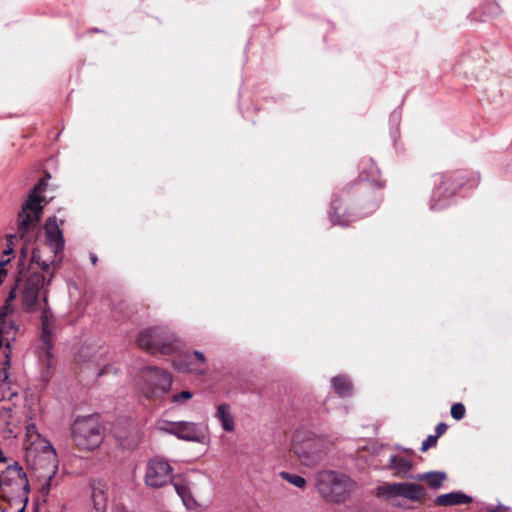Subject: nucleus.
Segmentation results:
<instances>
[{
  "label": "nucleus",
  "mask_w": 512,
  "mask_h": 512,
  "mask_svg": "<svg viewBox=\"0 0 512 512\" xmlns=\"http://www.w3.org/2000/svg\"><path fill=\"white\" fill-rule=\"evenodd\" d=\"M173 468L162 458L148 461L145 473V483L152 488H160L171 482L187 508H192L196 502L186 481L181 477H172Z\"/></svg>",
  "instance_id": "f257e3e1"
},
{
  "label": "nucleus",
  "mask_w": 512,
  "mask_h": 512,
  "mask_svg": "<svg viewBox=\"0 0 512 512\" xmlns=\"http://www.w3.org/2000/svg\"><path fill=\"white\" fill-rule=\"evenodd\" d=\"M30 483L26 472L15 462L8 465L0 474V499L12 504L27 505L30 493Z\"/></svg>",
  "instance_id": "f03ea898"
},
{
  "label": "nucleus",
  "mask_w": 512,
  "mask_h": 512,
  "mask_svg": "<svg viewBox=\"0 0 512 512\" xmlns=\"http://www.w3.org/2000/svg\"><path fill=\"white\" fill-rule=\"evenodd\" d=\"M50 178L51 175L45 172L44 176L30 191L22 210L18 214V232L22 239L26 238L28 232L37 229L43 210L41 203L45 201L41 194L47 189Z\"/></svg>",
  "instance_id": "7ed1b4c3"
},
{
  "label": "nucleus",
  "mask_w": 512,
  "mask_h": 512,
  "mask_svg": "<svg viewBox=\"0 0 512 512\" xmlns=\"http://www.w3.org/2000/svg\"><path fill=\"white\" fill-rule=\"evenodd\" d=\"M315 486L325 501L329 503H342L352 491L354 482L343 473L324 470L315 475Z\"/></svg>",
  "instance_id": "20e7f679"
},
{
  "label": "nucleus",
  "mask_w": 512,
  "mask_h": 512,
  "mask_svg": "<svg viewBox=\"0 0 512 512\" xmlns=\"http://www.w3.org/2000/svg\"><path fill=\"white\" fill-rule=\"evenodd\" d=\"M138 346L152 355H170L179 349L175 334L164 326L150 327L142 330L137 337Z\"/></svg>",
  "instance_id": "39448f33"
},
{
  "label": "nucleus",
  "mask_w": 512,
  "mask_h": 512,
  "mask_svg": "<svg viewBox=\"0 0 512 512\" xmlns=\"http://www.w3.org/2000/svg\"><path fill=\"white\" fill-rule=\"evenodd\" d=\"M71 436L75 446L82 451H93L103 441V431L97 417H78L72 424Z\"/></svg>",
  "instance_id": "423d86ee"
},
{
  "label": "nucleus",
  "mask_w": 512,
  "mask_h": 512,
  "mask_svg": "<svg viewBox=\"0 0 512 512\" xmlns=\"http://www.w3.org/2000/svg\"><path fill=\"white\" fill-rule=\"evenodd\" d=\"M468 181L467 174L463 170H456L436 175L435 189L430 200L432 210L441 209L446 201L452 198Z\"/></svg>",
  "instance_id": "0eeeda50"
},
{
  "label": "nucleus",
  "mask_w": 512,
  "mask_h": 512,
  "mask_svg": "<svg viewBox=\"0 0 512 512\" xmlns=\"http://www.w3.org/2000/svg\"><path fill=\"white\" fill-rule=\"evenodd\" d=\"M291 450L299 461L308 467L319 463L324 456L323 441L312 434L302 431H297L294 434Z\"/></svg>",
  "instance_id": "6e6552de"
},
{
  "label": "nucleus",
  "mask_w": 512,
  "mask_h": 512,
  "mask_svg": "<svg viewBox=\"0 0 512 512\" xmlns=\"http://www.w3.org/2000/svg\"><path fill=\"white\" fill-rule=\"evenodd\" d=\"M143 384L142 394L150 400H156L169 392L172 385V376L164 369L148 366L141 370Z\"/></svg>",
  "instance_id": "1a4fd4ad"
},
{
  "label": "nucleus",
  "mask_w": 512,
  "mask_h": 512,
  "mask_svg": "<svg viewBox=\"0 0 512 512\" xmlns=\"http://www.w3.org/2000/svg\"><path fill=\"white\" fill-rule=\"evenodd\" d=\"M356 194L358 193L353 189V185H348L332 200L329 218L333 225L348 226L354 221L355 214L351 204Z\"/></svg>",
  "instance_id": "9d476101"
},
{
  "label": "nucleus",
  "mask_w": 512,
  "mask_h": 512,
  "mask_svg": "<svg viewBox=\"0 0 512 512\" xmlns=\"http://www.w3.org/2000/svg\"><path fill=\"white\" fill-rule=\"evenodd\" d=\"M378 494L389 499L393 505H400V496L412 501H421L426 497L424 487L415 483L385 484L378 487Z\"/></svg>",
  "instance_id": "9b49d317"
},
{
  "label": "nucleus",
  "mask_w": 512,
  "mask_h": 512,
  "mask_svg": "<svg viewBox=\"0 0 512 512\" xmlns=\"http://www.w3.org/2000/svg\"><path fill=\"white\" fill-rule=\"evenodd\" d=\"M159 429L185 441L204 443L207 438V427L194 422H167Z\"/></svg>",
  "instance_id": "f8f14e48"
},
{
  "label": "nucleus",
  "mask_w": 512,
  "mask_h": 512,
  "mask_svg": "<svg viewBox=\"0 0 512 512\" xmlns=\"http://www.w3.org/2000/svg\"><path fill=\"white\" fill-rule=\"evenodd\" d=\"M359 169V181L352 184L355 192H366L371 186L377 189L385 187L381 172L371 158L363 159L359 164Z\"/></svg>",
  "instance_id": "ddd939ff"
},
{
  "label": "nucleus",
  "mask_w": 512,
  "mask_h": 512,
  "mask_svg": "<svg viewBox=\"0 0 512 512\" xmlns=\"http://www.w3.org/2000/svg\"><path fill=\"white\" fill-rule=\"evenodd\" d=\"M45 281L46 278L41 273L32 272L28 275L21 292V301L25 311L34 312L37 309L39 292L45 285Z\"/></svg>",
  "instance_id": "4468645a"
},
{
  "label": "nucleus",
  "mask_w": 512,
  "mask_h": 512,
  "mask_svg": "<svg viewBox=\"0 0 512 512\" xmlns=\"http://www.w3.org/2000/svg\"><path fill=\"white\" fill-rule=\"evenodd\" d=\"M19 326L12 320L2 321V326L0 327V347L5 346V362L4 367L0 373V378L3 382L8 380V372L7 370L10 368V352L12 349V342L15 340L16 335L18 333Z\"/></svg>",
  "instance_id": "2eb2a0df"
},
{
  "label": "nucleus",
  "mask_w": 512,
  "mask_h": 512,
  "mask_svg": "<svg viewBox=\"0 0 512 512\" xmlns=\"http://www.w3.org/2000/svg\"><path fill=\"white\" fill-rule=\"evenodd\" d=\"M53 320L49 316L48 311L43 310L41 314V335L40 340L42 342V355L41 359L49 369L52 365L53 357Z\"/></svg>",
  "instance_id": "dca6fc26"
},
{
  "label": "nucleus",
  "mask_w": 512,
  "mask_h": 512,
  "mask_svg": "<svg viewBox=\"0 0 512 512\" xmlns=\"http://www.w3.org/2000/svg\"><path fill=\"white\" fill-rule=\"evenodd\" d=\"M206 362L205 356L199 351H194L193 354H183L174 362L175 368L179 371L196 372L205 374L206 369L204 364Z\"/></svg>",
  "instance_id": "f3484780"
},
{
  "label": "nucleus",
  "mask_w": 512,
  "mask_h": 512,
  "mask_svg": "<svg viewBox=\"0 0 512 512\" xmlns=\"http://www.w3.org/2000/svg\"><path fill=\"white\" fill-rule=\"evenodd\" d=\"M45 234L48 245L55 256L64 249V238L56 217H49L45 224Z\"/></svg>",
  "instance_id": "a211bd4d"
},
{
  "label": "nucleus",
  "mask_w": 512,
  "mask_h": 512,
  "mask_svg": "<svg viewBox=\"0 0 512 512\" xmlns=\"http://www.w3.org/2000/svg\"><path fill=\"white\" fill-rule=\"evenodd\" d=\"M473 501L472 497L461 491H454L439 495L435 498L434 504L439 507L455 506L469 504Z\"/></svg>",
  "instance_id": "6ab92c4d"
},
{
  "label": "nucleus",
  "mask_w": 512,
  "mask_h": 512,
  "mask_svg": "<svg viewBox=\"0 0 512 512\" xmlns=\"http://www.w3.org/2000/svg\"><path fill=\"white\" fill-rule=\"evenodd\" d=\"M388 468L395 476L405 478L412 469V463L405 457L395 455L390 458Z\"/></svg>",
  "instance_id": "aec40b11"
},
{
  "label": "nucleus",
  "mask_w": 512,
  "mask_h": 512,
  "mask_svg": "<svg viewBox=\"0 0 512 512\" xmlns=\"http://www.w3.org/2000/svg\"><path fill=\"white\" fill-rule=\"evenodd\" d=\"M35 230L36 229L28 232L26 238L23 239L24 245L21 249V257L22 258H26V256H27L28 243L33 241ZM18 237L22 240L18 231H17V234H9L6 236L8 243H7V248L3 251V257L13 254V252H14L13 246H14L15 242L17 241Z\"/></svg>",
  "instance_id": "412c9836"
},
{
  "label": "nucleus",
  "mask_w": 512,
  "mask_h": 512,
  "mask_svg": "<svg viewBox=\"0 0 512 512\" xmlns=\"http://www.w3.org/2000/svg\"><path fill=\"white\" fill-rule=\"evenodd\" d=\"M216 418L221 422L222 428L226 432L234 431V417L231 414L228 404H220L217 407Z\"/></svg>",
  "instance_id": "4be33fe9"
},
{
  "label": "nucleus",
  "mask_w": 512,
  "mask_h": 512,
  "mask_svg": "<svg viewBox=\"0 0 512 512\" xmlns=\"http://www.w3.org/2000/svg\"><path fill=\"white\" fill-rule=\"evenodd\" d=\"M49 449H50V457H51V467L48 471V475L46 477V481L45 483L42 485V488H41V492L46 495L50 492L51 490V487H52V482L54 480V477L57 473V470H58V461H57V458H56V453H55V450L52 448V446H49Z\"/></svg>",
  "instance_id": "5701e85b"
},
{
  "label": "nucleus",
  "mask_w": 512,
  "mask_h": 512,
  "mask_svg": "<svg viewBox=\"0 0 512 512\" xmlns=\"http://www.w3.org/2000/svg\"><path fill=\"white\" fill-rule=\"evenodd\" d=\"M416 479L426 481L430 488L438 489L446 480V474L444 472L435 471L419 475Z\"/></svg>",
  "instance_id": "b1692460"
},
{
  "label": "nucleus",
  "mask_w": 512,
  "mask_h": 512,
  "mask_svg": "<svg viewBox=\"0 0 512 512\" xmlns=\"http://www.w3.org/2000/svg\"><path fill=\"white\" fill-rule=\"evenodd\" d=\"M332 384L335 392L342 397L350 395L352 391V383L350 379L345 376H337L333 378Z\"/></svg>",
  "instance_id": "393cba45"
},
{
  "label": "nucleus",
  "mask_w": 512,
  "mask_h": 512,
  "mask_svg": "<svg viewBox=\"0 0 512 512\" xmlns=\"http://www.w3.org/2000/svg\"><path fill=\"white\" fill-rule=\"evenodd\" d=\"M16 297V287H14L9 292V295L6 298L4 305L0 308V327L2 326V321H6L8 315H10L13 312V302L16 299Z\"/></svg>",
  "instance_id": "a878e982"
},
{
  "label": "nucleus",
  "mask_w": 512,
  "mask_h": 512,
  "mask_svg": "<svg viewBox=\"0 0 512 512\" xmlns=\"http://www.w3.org/2000/svg\"><path fill=\"white\" fill-rule=\"evenodd\" d=\"M13 427L14 421L12 408H2L0 410V428L7 431L8 433H12Z\"/></svg>",
  "instance_id": "bb28decb"
},
{
  "label": "nucleus",
  "mask_w": 512,
  "mask_h": 512,
  "mask_svg": "<svg viewBox=\"0 0 512 512\" xmlns=\"http://www.w3.org/2000/svg\"><path fill=\"white\" fill-rule=\"evenodd\" d=\"M280 476L284 480H286L287 482H289L290 484H292L298 488H305V486L307 484L305 478H303L302 476L297 475V474L282 471V472H280Z\"/></svg>",
  "instance_id": "cd10ccee"
},
{
  "label": "nucleus",
  "mask_w": 512,
  "mask_h": 512,
  "mask_svg": "<svg viewBox=\"0 0 512 512\" xmlns=\"http://www.w3.org/2000/svg\"><path fill=\"white\" fill-rule=\"evenodd\" d=\"M115 313L117 314V320H124L130 318L135 311L127 303L121 302L115 307Z\"/></svg>",
  "instance_id": "c85d7f7f"
},
{
  "label": "nucleus",
  "mask_w": 512,
  "mask_h": 512,
  "mask_svg": "<svg viewBox=\"0 0 512 512\" xmlns=\"http://www.w3.org/2000/svg\"><path fill=\"white\" fill-rule=\"evenodd\" d=\"M451 416L455 420H461L464 418L466 409L462 403H454L450 410Z\"/></svg>",
  "instance_id": "c756f323"
},
{
  "label": "nucleus",
  "mask_w": 512,
  "mask_h": 512,
  "mask_svg": "<svg viewBox=\"0 0 512 512\" xmlns=\"http://www.w3.org/2000/svg\"><path fill=\"white\" fill-rule=\"evenodd\" d=\"M31 262L38 264L43 271L48 272L50 264L41 260L40 252L36 248L32 249Z\"/></svg>",
  "instance_id": "7c9ffc66"
},
{
  "label": "nucleus",
  "mask_w": 512,
  "mask_h": 512,
  "mask_svg": "<svg viewBox=\"0 0 512 512\" xmlns=\"http://www.w3.org/2000/svg\"><path fill=\"white\" fill-rule=\"evenodd\" d=\"M92 498H93L94 506L97 511H102L105 509V507H106L105 498H104V494L102 491L94 490Z\"/></svg>",
  "instance_id": "2f4dec72"
},
{
  "label": "nucleus",
  "mask_w": 512,
  "mask_h": 512,
  "mask_svg": "<svg viewBox=\"0 0 512 512\" xmlns=\"http://www.w3.org/2000/svg\"><path fill=\"white\" fill-rule=\"evenodd\" d=\"M192 398V393L190 391H182L180 393H177V394H174L172 396V402L173 403H176V404H183L185 403L187 400L191 399Z\"/></svg>",
  "instance_id": "473e14b6"
},
{
  "label": "nucleus",
  "mask_w": 512,
  "mask_h": 512,
  "mask_svg": "<svg viewBox=\"0 0 512 512\" xmlns=\"http://www.w3.org/2000/svg\"><path fill=\"white\" fill-rule=\"evenodd\" d=\"M438 438L435 435H429L422 443L421 451L426 452L428 449L437 445Z\"/></svg>",
  "instance_id": "72a5a7b5"
},
{
  "label": "nucleus",
  "mask_w": 512,
  "mask_h": 512,
  "mask_svg": "<svg viewBox=\"0 0 512 512\" xmlns=\"http://www.w3.org/2000/svg\"><path fill=\"white\" fill-rule=\"evenodd\" d=\"M26 436L32 440L34 437L38 439L40 434L37 431L36 425L34 423H30L26 426Z\"/></svg>",
  "instance_id": "f704fd0d"
},
{
  "label": "nucleus",
  "mask_w": 512,
  "mask_h": 512,
  "mask_svg": "<svg viewBox=\"0 0 512 512\" xmlns=\"http://www.w3.org/2000/svg\"><path fill=\"white\" fill-rule=\"evenodd\" d=\"M448 429V425L444 422L439 423L435 428V436L437 438L441 437Z\"/></svg>",
  "instance_id": "c9c22d12"
},
{
  "label": "nucleus",
  "mask_w": 512,
  "mask_h": 512,
  "mask_svg": "<svg viewBox=\"0 0 512 512\" xmlns=\"http://www.w3.org/2000/svg\"><path fill=\"white\" fill-rule=\"evenodd\" d=\"M381 201H382L381 197H376L371 204L372 210H376L380 206Z\"/></svg>",
  "instance_id": "e433bc0d"
},
{
  "label": "nucleus",
  "mask_w": 512,
  "mask_h": 512,
  "mask_svg": "<svg viewBox=\"0 0 512 512\" xmlns=\"http://www.w3.org/2000/svg\"><path fill=\"white\" fill-rule=\"evenodd\" d=\"M9 263H10V258H7V259L2 258V259L0 260V268H3V269H4V267H5L6 265H8Z\"/></svg>",
  "instance_id": "4c0bfd02"
},
{
  "label": "nucleus",
  "mask_w": 512,
  "mask_h": 512,
  "mask_svg": "<svg viewBox=\"0 0 512 512\" xmlns=\"http://www.w3.org/2000/svg\"><path fill=\"white\" fill-rule=\"evenodd\" d=\"M6 274H7V271L5 269H3V268H0V285L2 284Z\"/></svg>",
  "instance_id": "58836bf2"
},
{
  "label": "nucleus",
  "mask_w": 512,
  "mask_h": 512,
  "mask_svg": "<svg viewBox=\"0 0 512 512\" xmlns=\"http://www.w3.org/2000/svg\"><path fill=\"white\" fill-rule=\"evenodd\" d=\"M18 505H20V509L18 510V512H24L25 509H26V505H24V503H19Z\"/></svg>",
  "instance_id": "ea45409f"
},
{
  "label": "nucleus",
  "mask_w": 512,
  "mask_h": 512,
  "mask_svg": "<svg viewBox=\"0 0 512 512\" xmlns=\"http://www.w3.org/2000/svg\"><path fill=\"white\" fill-rule=\"evenodd\" d=\"M90 258L93 264L97 263V257L94 254H92Z\"/></svg>",
  "instance_id": "a19ab883"
},
{
  "label": "nucleus",
  "mask_w": 512,
  "mask_h": 512,
  "mask_svg": "<svg viewBox=\"0 0 512 512\" xmlns=\"http://www.w3.org/2000/svg\"><path fill=\"white\" fill-rule=\"evenodd\" d=\"M367 207V204L366 203H363L361 208H366Z\"/></svg>",
  "instance_id": "79ce46f5"
}]
</instances>
